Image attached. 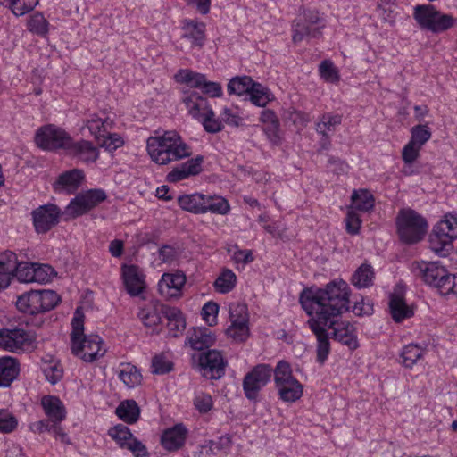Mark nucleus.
Returning a JSON list of instances; mask_svg holds the SVG:
<instances>
[{
	"label": "nucleus",
	"instance_id": "obj_1",
	"mask_svg": "<svg viewBox=\"0 0 457 457\" xmlns=\"http://www.w3.org/2000/svg\"><path fill=\"white\" fill-rule=\"evenodd\" d=\"M351 288L342 278H336L323 287H312L300 294L302 308L310 317L308 325L317 339V361L323 364L330 353L328 336L332 319L349 310Z\"/></svg>",
	"mask_w": 457,
	"mask_h": 457
},
{
	"label": "nucleus",
	"instance_id": "obj_2",
	"mask_svg": "<svg viewBox=\"0 0 457 457\" xmlns=\"http://www.w3.org/2000/svg\"><path fill=\"white\" fill-rule=\"evenodd\" d=\"M147 152L151 160L159 165H165L191 155V147L176 131H166L147 139Z\"/></svg>",
	"mask_w": 457,
	"mask_h": 457
},
{
	"label": "nucleus",
	"instance_id": "obj_3",
	"mask_svg": "<svg viewBox=\"0 0 457 457\" xmlns=\"http://www.w3.org/2000/svg\"><path fill=\"white\" fill-rule=\"evenodd\" d=\"M71 353L86 362H93L104 356L106 350L98 335L84 334V314L77 309L71 320Z\"/></svg>",
	"mask_w": 457,
	"mask_h": 457
},
{
	"label": "nucleus",
	"instance_id": "obj_4",
	"mask_svg": "<svg viewBox=\"0 0 457 457\" xmlns=\"http://www.w3.org/2000/svg\"><path fill=\"white\" fill-rule=\"evenodd\" d=\"M273 375L274 386L279 400L286 403H293L303 397V385L294 376L288 362L278 361Z\"/></svg>",
	"mask_w": 457,
	"mask_h": 457
},
{
	"label": "nucleus",
	"instance_id": "obj_5",
	"mask_svg": "<svg viewBox=\"0 0 457 457\" xmlns=\"http://www.w3.org/2000/svg\"><path fill=\"white\" fill-rule=\"evenodd\" d=\"M457 239V212L445 213L434 225L429 236L430 249L438 255H445Z\"/></svg>",
	"mask_w": 457,
	"mask_h": 457
},
{
	"label": "nucleus",
	"instance_id": "obj_6",
	"mask_svg": "<svg viewBox=\"0 0 457 457\" xmlns=\"http://www.w3.org/2000/svg\"><path fill=\"white\" fill-rule=\"evenodd\" d=\"M412 15L421 29L435 34L445 32L457 23L456 18L452 14L444 13L429 4L414 6Z\"/></svg>",
	"mask_w": 457,
	"mask_h": 457
},
{
	"label": "nucleus",
	"instance_id": "obj_7",
	"mask_svg": "<svg viewBox=\"0 0 457 457\" xmlns=\"http://www.w3.org/2000/svg\"><path fill=\"white\" fill-rule=\"evenodd\" d=\"M183 102L189 115L201 122L207 132L216 133L221 130L222 123L215 118L214 112L206 98L193 92L184 97Z\"/></svg>",
	"mask_w": 457,
	"mask_h": 457
},
{
	"label": "nucleus",
	"instance_id": "obj_8",
	"mask_svg": "<svg viewBox=\"0 0 457 457\" xmlns=\"http://www.w3.org/2000/svg\"><path fill=\"white\" fill-rule=\"evenodd\" d=\"M396 226L401 239L406 243L421 240L428 230L426 219L410 208L400 211L396 219Z\"/></svg>",
	"mask_w": 457,
	"mask_h": 457
},
{
	"label": "nucleus",
	"instance_id": "obj_9",
	"mask_svg": "<svg viewBox=\"0 0 457 457\" xmlns=\"http://www.w3.org/2000/svg\"><path fill=\"white\" fill-rule=\"evenodd\" d=\"M60 301V296L53 290H37L20 295L16 306L21 312L34 315L54 309Z\"/></svg>",
	"mask_w": 457,
	"mask_h": 457
},
{
	"label": "nucleus",
	"instance_id": "obj_10",
	"mask_svg": "<svg viewBox=\"0 0 457 457\" xmlns=\"http://www.w3.org/2000/svg\"><path fill=\"white\" fill-rule=\"evenodd\" d=\"M228 326L225 329L226 336L234 342L242 343L250 337V315L247 305L234 302L228 305Z\"/></svg>",
	"mask_w": 457,
	"mask_h": 457
},
{
	"label": "nucleus",
	"instance_id": "obj_11",
	"mask_svg": "<svg viewBox=\"0 0 457 457\" xmlns=\"http://www.w3.org/2000/svg\"><path fill=\"white\" fill-rule=\"evenodd\" d=\"M411 270L426 285L436 288L440 295L445 290L450 273L439 262H414L411 264Z\"/></svg>",
	"mask_w": 457,
	"mask_h": 457
},
{
	"label": "nucleus",
	"instance_id": "obj_12",
	"mask_svg": "<svg viewBox=\"0 0 457 457\" xmlns=\"http://www.w3.org/2000/svg\"><path fill=\"white\" fill-rule=\"evenodd\" d=\"M71 136L62 128L54 124H47L37 129L35 134L36 145L46 151L67 149Z\"/></svg>",
	"mask_w": 457,
	"mask_h": 457
},
{
	"label": "nucleus",
	"instance_id": "obj_13",
	"mask_svg": "<svg viewBox=\"0 0 457 457\" xmlns=\"http://www.w3.org/2000/svg\"><path fill=\"white\" fill-rule=\"evenodd\" d=\"M186 282V274L181 270H173L161 276L157 283V290L165 300H178L183 295Z\"/></svg>",
	"mask_w": 457,
	"mask_h": 457
},
{
	"label": "nucleus",
	"instance_id": "obj_14",
	"mask_svg": "<svg viewBox=\"0 0 457 457\" xmlns=\"http://www.w3.org/2000/svg\"><path fill=\"white\" fill-rule=\"evenodd\" d=\"M106 199L103 189H91L79 194L73 198L65 209V214L76 218L87 213Z\"/></svg>",
	"mask_w": 457,
	"mask_h": 457
},
{
	"label": "nucleus",
	"instance_id": "obj_15",
	"mask_svg": "<svg viewBox=\"0 0 457 457\" xmlns=\"http://www.w3.org/2000/svg\"><path fill=\"white\" fill-rule=\"evenodd\" d=\"M325 27L322 18L317 12H304L293 24V41L300 42L305 37H316L319 29Z\"/></svg>",
	"mask_w": 457,
	"mask_h": 457
},
{
	"label": "nucleus",
	"instance_id": "obj_16",
	"mask_svg": "<svg viewBox=\"0 0 457 457\" xmlns=\"http://www.w3.org/2000/svg\"><path fill=\"white\" fill-rule=\"evenodd\" d=\"M62 212L54 204L40 205L31 212L33 226L37 234H45L55 227Z\"/></svg>",
	"mask_w": 457,
	"mask_h": 457
},
{
	"label": "nucleus",
	"instance_id": "obj_17",
	"mask_svg": "<svg viewBox=\"0 0 457 457\" xmlns=\"http://www.w3.org/2000/svg\"><path fill=\"white\" fill-rule=\"evenodd\" d=\"M271 377V370L268 365L260 364L245 375L243 389L246 398L255 401L259 392L268 384Z\"/></svg>",
	"mask_w": 457,
	"mask_h": 457
},
{
	"label": "nucleus",
	"instance_id": "obj_18",
	"mask_svg": "<svg viewBox=\"0 0 457 457\" xmlns=\"http://www.w3.org/2000/svg\"><path fill=\"white\" fill-rule=\"evenodd\" d=\"M225 361L217 350H210L198 356L197 369L208 379H218L224 375Z\"/></svg>",
	"mask_w": 457,
	"mask_h": 457
},
{
	"label": "nucleus",
	"instance_id": "obj_19",
	"mask_svg": "<svg viewBox=\"0 0 457 457\" xmlns=\"http://www.w3.org/2000/svg\"><path fill=\"white\" fill-rule=\"evenodd\" d=\"M108 435L120 447L130 450L136 457H143V444L133 437V435L126 426L119 424L111 428Z\"/></svg>",
	"mask_w": 457,
	"mask_h": 457
},
{
	"label": "nucleus",
	"instance_id": "obj_20",
	"mask_svg": "<svg viewBox=\"0 0 457 457\" xmlns=\"http://www.w3.org/2000/svg\"><path fill=\"white\" fill-rule=\"evenodd\" d=\"M389 310L392 319L395 322H402L414 315L412 305L407 304L401 287L395 288L389 296Z\"/></svg>",
	"mask_w": 457,
	"mask_h": 457
},
{
	"label": "nucleus",
	"instance_id": "obj_21",
	"mask_svg": "<svg viewBox=\"0 0 457 457\" xmlns=\"http://www.w3.org/2000/svg\"><path fill=\"white\" fill-rule=\"evenodd\" d=\"M333 327L334 338L347 346L350 350L358 348L359 342L357 337L356 328L348 321H340L328 324V328Z\"/></svg>",
	"mask_w": 457,
	"mask_h": 457
},
{
	"label": "nucleus",
	"instance_id": "obj_22",
	"mask_svg": "<svg viewBox=\"0 0 457 457\" xmlns=\"http://www.w3.org/2000/svg\"><path fill=\"white\" fill-rule=\"evenodd\" d=\"M162 314L167 320L168 335L172 337L182 336L187 327L182 311L173 306H162Z\"/></svg>",
	"mask_w": 457,
	"mask_h": 457
},
{
	"label": "nucleus",
	"instance_id": "obj_23",
	"mask_svg": "<svg viewBox=\"0 0 457 457\" xmlns=\"http://www.w3.org/2000/svg\"><path fill=\"white\" fill-rule=\"evenodd\" d=\"M84 179L81 170L72 169L59 175L53 184V188L58 193L72 194L79 187Z\"/></svg>",
	"mask_w": 457,
	"mask_h": 457
},
{
	"label": "nucleus",
	"instance_id": "obj_24",
	"mask_svg": "<svg viewBox=\"0 0 457 457\" xmlns=\"http://www.w3.org/2000/svg\"><path fill=\"white\" fill-rule=\"evenodd\" d=\"M187 429L182 424H177L163 431L161 436L162 446L170 452L181 448L186 441Z\"/></svg>",
	"mask_w": 457,
	"mask_h": 457
},
{
	"label": "nucleus",
	"instance_id": "obj_25",
	"mask_svg": "<svg viewBox=\"0 0 457 457\" xmlns=\"http://www.w3.org/2000/svg\"><path fill=\"white\" fill-rule=\"evenodd\" d=\"M121 273L128 294L131 296L140 295L143 293V276L139 267L123 264Z\"/></svg>",
	"mask_w": 457,
	"mask_h": 457
},
{
	"label": "nucleus",
	"instance_id": "obj_26",
	"mask_svg": "<svg viewBox=\"0 0 457 457\" xmlns=\"http://www.w3.org/2000/svg\"><path fill=\"white\" fill-rule=\"evenodd\" d=\"M216 342V335L209 328L197 327L190 330L186 338L187 344L194 350H203L212 346Z\"/></svg>",
	"mask_w": 457,
	"mask_h": 457
},
{
	"label": "nucleus",
	"instance_id": "obj_27",
	"mask_svg": "<svg viewBox=\"0 0 457 457\" xmlns=\"http://www.w3.org/2000/svg\"><path fill=\"white\" fill-rule=\"evenodd\" d=\"M67 153L84 162H94L98 158V150L93 144L87 140L74 142L71 137Z\"/></svg>",
	"mask_w": 457,
	"mask_h": 457
},
{
	"label": "nucleus",
	"instance_id": "obj_28",
	"mask_svg": "<svg viewBox=\"0 0 457 457\" xmlns=\"http://www.w3.org/2000/svg\"><path fill=\"white\" fill-rule=\"evenodd\" d=\"M41 405L47 419L41 421L50 423L62 422L66 418V410L62 402L54 395H45L41 399Z\"/></svg>",
	"mask_w": 457,
	"mask_h": 457
},
{
	"label": "nucleus",
	"instance_id": "obj_29",
	"mask_svg": "<svg viewBox=\"0 0 457 457\" xmlns=\"http://www.w3.org/2000/svg\"><path fill=\"white\" fill-rule=\"evenodd\" d=\"M260 120L268 140L273 145H278L281 142V134L279 122L275 112L271 110L262 111Z\"/></svg>",
	"mask_w": 457,
	"mask_h": 457
},
{
	"label": "nucleus",
	"instance_id": "obj_30",
	"mask_svg": "<svg viewBox=\"0 0 457 457\" xmlns=\"http://www.w3.org/2000/svg\"><path fill=\"white\" fill-rule=\"evenodd\" d=\"M7 339L5 343V351L18 353L24 349V346L30 345L34 341L32 336L22 328H7Z\"/></svg>",
	"mask_w": 457,
	"mask_h": 457
},
{
	"label": "nucleus",
	"instance_id": "obj_31",
	"mask_svg": "<svg viewBox=\"0 0 457 457\" xmlns=\"http://www.w3.org/2000/svg\"><path fill=\"white\" fill-rule=\"evenodd\" d=\"M205 204V195L201 193L186 194L178 197L179 207L195 214L204 213Z\"/></svg>",
	"mask_w": 457,
	"mask_h": 457
},
{
	"label": "nucleus",
	"instance_id": "obj_32",
	"mask_svg": "<svg viewBox=\"0 0 457 457\" xmlns=\"http://www.w3.org/2000/svg\"><path fill=\"white\" fill-rule=\"evenodd\" d=\"M183 37L191 41L192 45L201 46L205 37V25L194 20H186L182 24Z\"/></svg>",
	"mask_w": 457,
	"mask_h": 457
},
{
	"label": "nucleus",
	"instance_id": "obj_33",
	"mask_svg": "<svg viewBox=\"0 0 457 457\" xmlns=\"http://www.w3.org/2000/svg\"><path fill=\"white\" fill-rule=\"evenodd\" d=\"M19 364L15 358L5 356L0 358V387H7L17 378Z\"/></svg>",
	"mask_w": 457,
	"mask_h": 457
},
{
	"label": "nucleus",
	"instance_id": "obj_34",
	"mask_svg": "<svg viewBox=\"0 0 457 457\" xmlns=\"http://www.w3.org/2000/svg\"><path fill=\"white\" fill-rule=\"evenodd\" d=\"M375 199L373 195L366 189L354 190L351 195L349 208L361 212H369L373 210Z\"/></svg>",
	"mask_w": 457,
	"mask_h": 457
},
{
	"label": "nucleus",
	"instance_id": "obj_35",
	"mask_svg": "<svg viewBox=\"0 0 457 457\" xmlns=\"http://www.w3.org/2000/svg\"><path fill=\"white\" fill-rule=\"evenodd\" d=\"M237 277L236 273L228 268L222 269L213 282L214 290L219 294H228L237 286Z\"/></svg>",
	"mask_w": 457,
	"mask_h": 457
},
{
	"label": "nucleus",
	"instance_id": "obj_36",
	"mask_svg": "<svg viewBox=\"0 0 457 457\" xmlns=\"http://www.w3.org/2000/svg\"><path fill=\"white\" fill-rule=\"evenodd\" d=\"M248 97L252 104L259 107L266 106L275 98L267 87L255 81H253V87L250 88Z\"/></svg>",
	"mask_w": 457,
	"mask_h": 457
},
{
	"label": "nucleus",
	"instance_id": "obj_37",
	"mask_svg": "<svg viewBox=\"0 0 457 457\" xmlns=\"http://www.w3.org/2000/svg\"><path fill=\"white\" fill-rule=\"evenodd\" d=\"M375 272L369 264L361 265L353 274L351 282L357 288H365L373 285Z\"/></svg>",
	"mask_w": 457,
	"mask_h": 457
},
{
	"label": "nucleus",
	"instance_id": "obj_38",
	"mask_svg": "<svg viewBox=\"0 0 457 457\" xmlns=\"http://www.w3.org/2000/svg\"><path fill=\"white\" fill-rule=\"evenodd\" d=\"M119 378L129 388H133L139 385L141 382V372L134 365L130 363L120 364L118 371Z\"/></svg>",
	"mask_w": 457,
	"mask_h": 457
},
{
	"label": "nucleus",
	"instance_id": "obj_39",
	"mask_svg": "<svg viewBox=\"0 0 457 457\" xmlns=\"http://www.w3.org/2000/svg\"><path fill=\"white\" fill-rule=\"evenodd\" d=\"M115 412L123 421L133 423L139 418L140 408L134 400H126L118 405Z\"/></svg>",
	"mask_w": 457,
	"mask_h": 457
},
{
	"label": "nucleus",
	"instance_id": "obj_40",
	"mask_svg": "<svg viewBox=\"0 0 457 457\" xmlns=\"http://www.w3.org/2000/svg\"><path fill=\"white\" fill-rule=\"evenodd\" d=\"M112 121L108 118H100L97 114H91L87 120V127L90 133L97 139L103 138L112 128Z\"/></svg>",
	"mask_w": 457,
	"mask_h": 457
},
{
	"label": "nucleus",
	"instance_id": "obj_41",
	"mask_svg": "<svg viewBox=\"0 0 457 457\" xmlns=\"http://www.w3.org/2000/svg\"><path fill=\"white\" fill-rule=\"evenodd\" d=\"M204 213L226 215L230 211V205L227 199L217 195H205Z\"/></svg>",
	"mask_w": 457,
	"mask_h": 457
},
{
	"label": "nucleus",
	"instance_id": "obj_42",
	"mask_svg": "<svg viewBox=\"0 0 457 457\" xmlns=\"http://www.w3.org/2000/svg\"><path fill=\"white\" fill-rule=\"evenodd\" d=\"M253 81L254 80L248 76L234 77L228 83V92L229 95H237L238 96H248Z\"/></svg>",
	"mask_w": 457,
	"mask_h": 457
},
{
	"label": "nucleus",
	"instance_id": "obj_43",
	"mask_svg": "<svg viewBox=\"0 0 457 457\" xmlns=\"http://www.w3.org/2000/svg\"><path fill=\"white\" fill-rule=\"evenodd\" d=\"M205 75L188 69L179 70L175 74V79L178 83L185 84L187 87L200 89L202 83L204 82Z\"/></svg>",
	"mask_w": 457,
	"mask_h": 457
},
{
	"label": "nucleus",
	"instance_id": "obj_44",
	"mask_svg": "<svg viewBox=\"0 0 457 457\" xmlns=\"http://www.w3.org/2000/svg\"><path fill=\"white\" fill-rule=\"evenodd\" d=\"M424 353V348L419 345L409 344L401 352V362L406 368H412Z\"/></svg>",
	"mask_w": 457,
	"mask_h": 457
},
{
	"label": "nucleus",
	"instance_id": "obj_45",
	"mask_svg": "<svg viewBox=\"0 0 457 457\" xmlns=\"http://www.w3.org/2000/svg\"><path fill=\"white\" fill-rule=\"evenodd\" d=\"M161 314L162 308L160 310L154 308L145 315V333L158 334L162 330Z\"/></svg>",
	"mask_w": 457,
	"mask_h": 457
},
{
	"label": "nucleus",
	"instance_id": "obj_46",
	"mask_svg": "<svg viewBox=\"0 0 457 457\" xmlns=\"http://www.w3.org/2000/svg\"><path fill=\"white\" fill-rule=\"evenodd\" d=\"M28 29L34 34L45 37L49 31V22L43 13L36 12L30 16L28 21Z\"/></svg>",
	"mask_w": 457,
	"mask_h": 457
},
{
	"label": "nucleus",
	"instance_id": "obj_47",
	"mask_svg": "<svg viewBox=\"0 0 457 457\" xmlns=\"http://www.w3.org/2000/svg\"><path fill=\"white\" fill-rule=\"evenodd\" d=\"M220 306L216 302L208 301L204 304L201 310V316L203 320L210 327L218 324V314Z\"/></svg>",
	"mask_w": 457,
	"mask_h": 457
},
{
	"label": "nucleus",
	"instance_id": "obj_48",
	"mask_svg": "<svg viewBox=\"0 0 457 457\" xmlns=\"http://www.w3.org/2000/svg\"><path fill=\"white\" fill-rule=\"evenodd\" d=\"M37 428L39 432H50L54 436L59 438L61 442L69 444V437L63 431L61 422L50 423L49 421H39L37 423Z\"/></svg>",
	"mask_w": 457,
	"mask_h": 457
},
{
	"label": "nucleus",
	"instance_id": "obj_49",
	"mask_svg": "<svg viewBox=\"0 0 457 457\" xmlns=\"http://www.w3.org/2000/svg\"><path fill=\"white\" fill-rule=\"evenodd\" d=\"M420 150L421 147L410 141L403 148L402 158L405 164V167L403 168V172L405 174H411V171L407 170V168H409L418 159Z\"/></svg>",
	"mask_w": 457,
	"mask_h": 457
},
{
	"label": "nucleus",
	"instance_id": "obj_50",
	"mask_svg": "<svg viewBox=\"0 0 457 457\" xmlns=\"http://www.w3.org/2000/svg\"><path fill=\"white\" fill-rule=\"evenodd\" d=\"M431 130L428 125H417L411 129L410 142L422 148V146L430 139Z\"/></svg>",
	"mask_w": 457,
	"mask_h": 457
},
{
	"label": "nucleus",
	"instance_id": "obj_51",
	"mask_svg": "<svg viewBox=\"0 0 457 457\" xmlns=\"http://www.w3.org/2000/svg\"><path fill=\"white\" fill-rule=\"evenodd\" d=\"M193 404L199 413L204 414L212 409L213 400L209 394L198 391L195 393Z\"/></svg>",
	"mask_w": 457,
	"mask_h": 457
},
{
	"label": "nucleus",
	"instance_id": "obj_52",
	"mask_svg": "<svg viewBox=\"0 0 457 457\" xmlns=\"http://www.w3.org/2000/svg\"><path fill=\"white\" fill-rule=\"evenodd\" d=\"M342 121V117L339 114L326 113L320 120L317 123V131L325 135L327 132L333 130Z\"/></svg>",
	"mask_w": 457,
	"mask_h": 457
},
{
	"label": "nucleus",
	"instance_id": "obj_53",
	"mask_svg": "<svg viewBox=\"0 0 457 457\" xmlns=\"http://www.w3.org/2000/svg\"><path fill=\"white\" fill-rule=\"evenodd\" d=\"M154 259L153 261L154 265H160L162 263H171L178 258L177 250L170 245H165L157 250L154 253Z\"/></svg>",
	"mask_w": 457,
	"mask_h": 457
},
{
	"label": "nucleus",
	"instance_id": "obj_54",
	"mask_svg": "<svg viewBox=\"0 0 457 457\" xmlns=\"http://www.w3.org/2000/svg\"><path fill=\"white\" fill-rule=\"evenodd\" d=\"M231 252V259L234 262L237 269H244L246 264L253 261V252L247 249H239L235 246Z\"/></svg>",
	"mask_w": 457,
	"mask_h": 457
},
{
	"label": "nucleus",
	"instance_id": "obj_55",
	"mask_svg": "<svg viewBox=\"0 0 457 457\" xmlns=\"http://www.w3.org/2000/svg\"><path fill=\"white\" fill-rule=\"evenodd\" d=\"M319 72L320 77L327 82L336 83L339 80L338 70L329 60H325L320 64Z\"/></svg>",
	"mask_w": 457,
	"mask_h": 457
},
{
	"label": "nucleus",
	"instance_id": "obj_56",
	"mask_svg": "<svg viewBox=\"0 0 457 457\" xmlns=\"http://www.w3.org/2000/svg\"><path fill=\"white\" fill-rule=\"evenodd\" d=\"M20 264L17 255L12 251L0 253V270L15 274Z\"/></svg>",
	"mask_w": 457,
	"mask_h": 457
},
{
	"label": "nucleus",
	"instance_id": "obj_57",
	"mask_svg": "<svg viewBox=\"0 0 457 457\" xmlns=\"http://www.w3.org/2000/svg\"><path fill=\"white\" fill-rule=\"evenodd\" d=\"M39 0H10V8L15 16H22L32 11Z\"/></svg>",
	"mask_w": 457,
	"mask_h": 457
},
{
	"label": "nucleus",
	"instance_id": "obj_58",
	"mask_svg": "<svg viewBox=\"0 0 457 457\" xmlns=\"http://www.w3.org/2000/svg\"><path fill=\"white\" fill-rule=\"evenodd\" d=\"M170 358L166 354H158L152 361V370L154 374H165L172 370Z\"/></svg>",
	"mask_w": 457,
	"mask_h": 457
},
{
	"label": "nucleus",
	"instance_id": "obj_59",
	"mask_svg": "<svg viewBox=\"0 0 457 457\" xmlns=\"http://www.w3.org/2000/svg\"><path fill=\"white\" fill-rule=\"evenodd\" d=\"M34 264V282L44 284L50 281L54 274V270L48 264Z\"/></svg>",
	"mask_w": 457,
	"mask_h": 457
},
{
	"label": "nucleus",
	"instance_id": "obj_60",
	"mask_svg": "<svg viewBox=\"0 0 457 457\" xmlns=\"http://www.w3.org/2000/svg\"><path fill=\"white\" fill-rule=\"evenodd\" d=\"M34 264L33 262H20L14 276L20 282H34Z\"/></svg>",
	"mask_w": 457,
	"mask_h": 457
},
{
	"label": "nucleus",
	"instance_id": "obj_61",
	"mask_svg": "<svg viewBox=\"0 0 457 457\" xmlns=\"http://www.w3.org/2000/svg\"><path fill=\"white\" fill-rule=\"evenodd\" d=\"M18 425L16 417L7 410H0V432L11 433Z\"/></svg>",
	"mask_w": 457,
	"mask_h": 457
},
{
	"label": "nucleus",
	"instance_id": "obj_62",
	"mask_svg": "<svg viewBox=\"0 0 457 457\" xmlns=\"http://www.w3.org/2000/svg\"><path fill=\"white\" fill-rule=\"evenodd\" d=\"M43 372L46 380L49 381L52 385L58 383L63 376L62 368L58 362L48 363L43 368Z\"/></svg>",
	"mask_w": 457,
	"mask_h": 457
},
{
	"label": "nucleus",
	"instance_id": "obj_63",
	"mask_svg": "<svg viewBox=\"0 0 457 457\" xmlns=\"http://www.w3.org/2000/svg\"><path fill=\"white\" fill-rule=\"evenodd\" d=\"M378 15L384 21L393 23L395 21V15L393 11V4L391 0H380L377 9Z\"/></svg>",
	"mask_w": 457,
	"mask_h": 457
},
{
	"label": "nucleus",
	"instance_id": "obj_64",
	"mask_svg": "<svg viewBox=\"0 0 457 457\" xmlns=\"http://www.w3.org/2000/svg\"><path fill=\"white\" fill-rule=\"evenodd\" d=\"M373 304L370 299L361 297L357 300L352 309L356 316H369L373 313Z\"/></svg>",
	"mask_w": 457,
	"mask_h": 457
}]
</instances>
